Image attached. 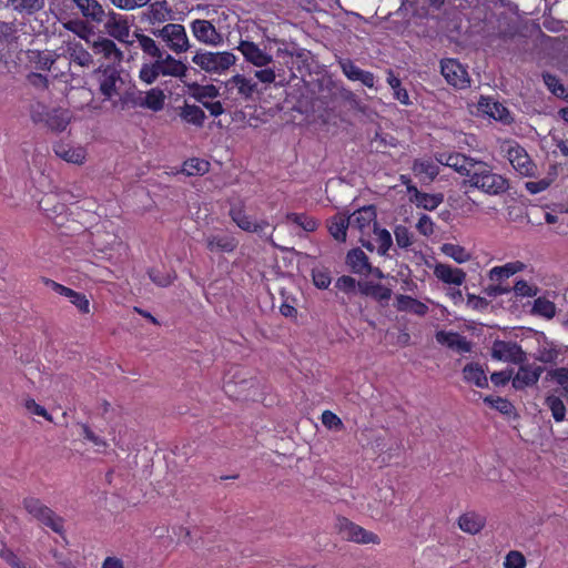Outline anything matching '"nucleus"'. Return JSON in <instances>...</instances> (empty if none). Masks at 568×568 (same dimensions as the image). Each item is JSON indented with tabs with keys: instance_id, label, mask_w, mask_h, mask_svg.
Listing matches in <instances>:
<instances>
[{
	"instance_id": "56",
	"label": "nucleus",
	"mask_w": 568,
	"mask_h": 568,
	"mask_svg": "<svg viewBox=\"0 0 568 568\" xmlns=\"http://www.w3.org/2000/svg\"><path fill=\"white\" fill-rule=\"evenodd\" d=\"M150 280L161 287H166L173 283L175 275L170 272H161L160 270L152 268L149 271Z\"/></svg>"
},
{
	"instance_id": "23",
	"label": "nucleus",
	"mask_w": 568,
	"mask_h": 568,
	"mask_svg": "<svg viewBox=\"0 0 568 568\" xmlns=\"http://www.w3.org/2000/svg\"><path fill=\"white\" fill-rule=\"evenodd\" d=\"M434 275L445 284L460 286L466 281V273L458 267L445 263L434 265Z\"/></svg>"
},
{
	"instance_id": "49",
	"label": "nucleus",
	"mask_w": 568,
	"mask_h": 568,
	"mask_svg": "<svg viewBox=\"0 0 568 568\" xmlns=\"http://www.w3.org/2000/svg\"><path fill=\"white\" fill-rule=\"evenodd\" d=\"M532 313L546 318H552L556 314V305L545 297H538L534 302Z\"/></svg>"
},
{
	"instance_id": "6",
	"label": "nucleus",
	"mask_w": 568,
	"mask_h": 568,
	"mask_svg": "<svg viewBox=\"0 0 568 568\" xmlns=\"http://www.w3.org/2000/svg\"><path fill=\"white\" fill-rule=\"evenodd\" d=\"M519 365L515 376H513V371L499 372V386L507 384L510 379L513 387L516 389H524L537 384L544 368L541 366L524 365V363Z\"/></svg>"
},
{
	"instance_id": "55",
	"label": "nucleus",
	"mask_w": 568,
	"mask_h": 568,
	"mask_svg": "<svg viewBox=\"0 0 568 568\" xmlns=\"http://www.w3.org/2000/svg\"><path fill=\"white\" fill-rule=\"evenodd\" d=\"M376 234V241L378 243V253L381 255H385L392 246L393 240L390 233L385 229L376 227V231H373Z\"/></svg>"
},
{
	"instance_id": "47",
	"label": "nucleus",
	"mask_w": 568,
	"mask_h": 568,
	"mask_svg": "<svg viewBox=\"0 0 568 568\" xmlns=\"http://www.w3.org/2000/svg\"><path fill=\"white\" fill-rule=\"evenodd\" d=\"M159 77H161V74L155 60L143 63L139 70V79L146 85L153 84Z\"/></svg>"
},
{
	"instance_id": "29",
	"label": "nucleus",
	"mask_w": 568,
	"mask_h": 568,
	"mask_svg": "<svg viewBox=\"0 0 568 568\" xmlns=\"http://www.w3.org/2000/svg\"><path fill=\"white\" fill-rule=\"evenodd\" d=\"M82 16L93 22L100 23L104 20L105 12L97 0H72Z\"/></svg>"
},
{
	"instance_id": "25",
	"label": "nucleus",
	"mask_w": 568,
	"mask_h": 568,
	"mask_svg": "<svg viewBox=\"0 0 568 568\" xmlns=\"http://www.w3.org/2000/svg\"><path fill=\"white\" fill-rule=\"evenodd\" d=\"M499 361L523 364L526 361V353L517 342L505 336L504 339H499Z\"/></svg>"
},
{
	"instance_id": "50",
	"label": "nucleus",
	"mask_w": 568,
	"mask_h": 568,
	"mask_svg": "<svg viewBox=\"0 0 568 568\" xmlns=\"http://www.w3.org/2000/svg\"><path fill=\"white\" fill-rule=\"evenodd\" d=\"M220 94L219 89L213 84H206V85H195L193 91L194 99L200 102L201 104L206 101H212L213 99H216Z\"/></svg>"
},
{
	"instance_id": "24",
	"label": "nucleus",
	"mask_w": 568,
	"mask_h": 568,
	"mask_svg": "<svg viewBox=\"0 0 568 568\" xmlns=\"http://www.w3.org/2000/svg\"><path fill=\"white\" fill-rule=\"evenodd\" d=\"M437 161L466 175H470L477 164L474 163L469 158L459 153H439Z\"/></svg>"
},
{
	"instance_id": "42",
	"label": "nucleus",
	"mask_w": 568,
	"mask_h": 568,
	"mask_svg": "<svg viewBox=\"0 0 568 568\" xmlns=\"http://www.w3.org/2000/svg\"><path fill=\"white\" fill-rule=\"evenodd\" d=\"M413 172L416 176H424L429 181L438 175V165L429 160H416L413 164Z\"/></svg>"
},
{
	"instance_id": "30",
	"label": "nucleus",
	"mask_w": 568,
	"mask_h": 568,
	"mask_svg": "<svg viewBox=\"0 0 568 568\" xmlns=\"http://www.w3.org/2000/svg\"><path fill=\"white\" fill-rule=\"evenodd\" d=\"M410 200L418 206L428 211H433L443 202V195L422 193L416 186H408Z\"/></svg>"
},
{
	"instance_id": "35",
	"label": "nucleus",
	"mask_w": 568,
	"mask_h": 568,
	"mask_svg": "<svg viewBox=\"0 0 568 568\" xmlns=\"http://www.w3.org/2000/svg\"><path fill=\"white\" fill-rule=\"evenodd\" d=\"M458 526L464 532L475 535L484 528L485 517L473 511L465 513L459 517Z\"/></svg>"
},
{
	"instance_id": "37",
	"label": "nucleus",
	"mask_w": 568,
	"mask_h": 568,
	"mask_svg": "<svg viewBox=\"0 0 568 568\" xmlns=\"http://www.w3.org/2000/svg\"><path fill=\"white\" fill-rule=\"evenodd\" d=\"M464 379L467 383H471L477 387L487 386V376L483 367L476 363L467 364L463 369Z\"/></svg>"
},
{
	"instance_id": "11",
	"label": "nucleus",
	"mask_w": 568,
	"mask_h": 568,
	"mask_svg": "<svg viewBox=\"0 0 568 568\" xmlns=\"http://www.w3.org/2000/svg\"><path fill=\"white\" fill-rule=\"evenodd\" d=\"M173 10L166 0L151 1L149 7L140 13V20L153 28L174 19Z\"/></svg>"
},
{
	"instance_id": "8",
	"label": "nucleus",
	"mask_w": 568,
	"mask_h": 568,
	"mask_svg": "<svg viewBox=\"0 0 568 568\" xmlns=\"http://www.w3.org/2000/svg\"><path fill=\"white\" fill-rule=\"evenodd\" d=\"M236 49L244 60L255 68L267 67L274 62L273 54L267 51L266 45L261 47L252 40L241 39Z\"/></svg>"
},
{
	"instance_id": "17",
	"label": "nucleus",
	"mask_w": 568,
	"mask_h": 568,
	"mask_svg": "<svg viewBox=\"0 0 568 568\" xmlns=\"http://www.w3.org/2000/svg\"><path fill=\"white\" fill-rule=\"evenodd\" d=\"M469 176L473 186L487 194H497L496 175L488 171L485 164L477 163Z\"/></svg>"
},
{
	"instance_id": "1",
	"label": "nucleus",
	"mask_w": 568,
	"mask_h": 568,
	"mask_svg": "<svg viewBox=\"0 0 568 568\" xmlns=\"http://www.w3.org/2000/svg\"><path fill=\"white\" fill-rule=\"evenodd\" d=\"M237 57L231 51L199 50L192 57V62L202 71L222 75L236 64Z\"/></svg>"
},
{
	"instance_id": "63",
	"label": "nucleus",
	"mask_w": 568,
	"mask_h": 568,
	"mask_svg": "<svg viewBox=\"0 0 568 568\" xmlns=\"http://www.w3.org/2000/svg\"><path fill=\"white\" fill-rule=\"evenodd\" d=\"M548 377L556 381L568 394V368L560 367L548 372Z\"/></svg>"
},
{
	"instance_id": "60",
	"label": "nucleus",
	"mask_w": 568,
	"mask_h": 568,
	"mask_svg": "<svg viewBox=\"0 0 568 568\" xmlns=\"http://www.w3.org/2000/svg\"><path fill=\"white\" fill-rule=\"evenodd\" d=\"M504 567L505 568H525L526 567V558L520 551L511 550L505 557Z\"/></svg>"
},
{
	"instance_id": "9",
	"label": "nucleus",
	"mask_w": 568,
	"mask_h": 568,
	"mask_svg": "<svg viewBox=\"0 0 568 568\" xmlns=\"http://www.w3.org/2000/svg\"><path fill=\"white\" fill-rule=\"evenodd\" d=\"M193 37L205 45L220 47L224 43V37L211 20L196 19L190 24Z\"/></svg>"
},
{
	"instance_id": "32",
	"label": "nucleus",
	"mask_w": 568,
	"mask_h": 568,
	"mask_svg": "<svg viewBox=\"0 0 568 568\" xmlns=\"http://www.w3.org/2000/svg\"><path fill=\"white\" fill-rule=\"evenodd\" d=\"M28 61L39 70H50L58 59V54L51 51L29 50L27 52Z\"/></svg>"
},
{
	"instance_id": "45",
	"label": "nucleus",
	"mask_w": 568,
	"mask_h": 568,
	"mask_svg": "<svg viewBox=\"0 0 568 568\" xmlns=\"http://www.w3.org/2000/svg\"><path fill=\"white\" fill-rule=\"evenodd\" d=\"M387 83L393 89V94L396 100L404 105H408L410 103L407 90L402 88L400 80L392 70L387 71Z\"/></svg>"
},
{
	"instance_id": "44",
	"label": "nucleus",
	"mask_w": 568,
	"mask_h": 568,
	"mask_svg": "<svg viewBox=\"0 0 568 568\" xmlns=\"http://www.w3.org/2000/svg\"><path fill=\"white\" fill-rule=\"evenodd\" d=\"M361 292L377 301H388L392 296V291L378 283H365L364 285H361Z\"/></svg>"
},
{
	"instance_id": "52",
	"label": "nucleus",
	"mask_w": 568,
	"mask_h": 568,
	"mask_svg": "<svg viewBox=\"0 0 568 568\" xmlns=\"http://www.w3.org/2000/svg\"><path fill=\"white\" fill-rule=\"evenodd\" d=\"M546 406L550 409L556 422H562L565 419L566 406L559 397L555 395L548 396L546 398Z\"/></svg>"
},
{
	"instance_id": "22",
	"label": "nucleus",
	"mask_w": 568,
	"mask_h": 568,
	"mask_svg": "<svg viewBox=\"0 0 568 568\" xmlns=\"http://www.w3.org/2000/svg\"><path fill=\"white\" fill-rule=\"evenodd\" d=\"M165 94L160 88H152L146 92L138 93V100L133 101V106L145 108L159 112L164 108Z\"/></svg>"
},
{
	"instance_id": "26",
	"label": "nucleus",
	"mask_w": 568,
	"mask_h": 568,
	"mask_svg": "<svg viewBox=\"0 0 568 568\" xmlns=\"http://www.w3.org/2000/svg\"><path fill=\"white\" fill-rule=\"evenodd\" d=\"M57 156L72 164H82L87 159V151L82 146H72L68 143H58L54 146Z\"/></svg>"
},
{
	"instance_id": "64",
	"label": "nucleus",
	"mask_w": 568,
	"mask_h": 568,
	"mask_svg": "<svg viewBox=\"0 0 568 568\" xmlns=\"http://www.w3.org/2000/svg\"><path fill=\"white\" fill-rule=\"evenodd\" d=\"M0 557H2L12 568H31L21 561L13 551L6 547L0 549Z\"/></svg>"
},
{
	"instance_id": "28",
	"label": "nucleus",
	"mask_w": 568,
	"mask_h": 568,
	"mask_svg": "<svg viewBox=\"0 0 568 568\" xmlns=\"http://www.w3.org/2000/svg\"><path fill=\"white\" fill-rule=\"evenodd\" d=\"M92 50L95 54H101L108 60L121 61L123 58V52L108 38H99L93 41Z\"/></svg>"
},
{
	"instance_id": "18",
	"label": "nucleus",
	"mask_w": 568,
	"mask_h": 568,
	"mask_svg": "<svg viewBox=\"0 0 568 568\" xmlns=\"http://www.w3.org/2000/svg\"><path fill=\"white\" fill-rule=\"evenodd\" d=\"M45 285L53 290L57 294L67 297L69 302L73 304L82 314L90 313V301L84 294L73 291L52 280H45Z\"/></svg>"
},
{
	"instance_id": "27",
	"label": "nucleus",
	"mask_w": 568,
	"mask_h": 568,
	"mask_svg": "<svg viewBox=\"0 0 568 568\" xmlns=\"http://www.w3.org/2000/svg\"><path fill=\"white\" fill-rule=\"evenodd\" d=\"M560 355V349L552 342L548 341L545 336L538 339V347L534 353L536 361L544 364H556Z\"/></svg>"
},
{
	"instance_id": "62",
	"label": "nucleus",
	"mask_w": 568,
	"mask_h": 568,
	"mask_svg": "<svg viewBox=\"0 0 568 568\" xmlns=\"http://www.w3.org/2000/svg\"><path fill=\"white\" fill-rule=\"evenodd\" d=\"M542 79H544V83L546 84V87L556 97H562L565 94L566 90L557 77H555L550 73H544Z\"/></svg>"
},
{
	"instance_id": "10",
	"label": "nucleus",
	"mask_w": 568,
	"mask_h": 568,
	"mask_svg": "<svg viewBox=\"0 0 568 568\" xmlns=\"http://www.w3.org/2000/svg\"><path fill=\"white\" fill-rule=\"evenodd\" d=\"M337 530L341 537L356 544H379V537L346 518H339Z\"/></svg>"
},
{
	"instance_id": "53",
	"label": "nucleus",
	"mask_w": 568,
	"mask_h": 568,
	"mask_svg": "<svg viewBox=\"0 0 568 568\" xmlns=\"http://www.w3.org/2000/svg\"><path fill=\"white\" fill-rule=\"evenodd\" d=\"M197 9H202V10H205V14L207 17H211L212 13L215 14V17H212L210 20L213 21V23L217 27V29H222L223 28V23L226 22L229 20V18L232 16L231 11L230 10H226V9H222V10H219V9H210V7H197Z\"/></svg>"
},
{
	"instance_id": "39",
	"label": "nucleus",
	"mask_w": 568,
	"mask_h": 568,
	"mask_svg": "<svg viewBox=\"0 0 568 568\" xmlns=\"http://www.w3.org/2000/svg\"><path fill=\"white\" fill-rule=\"evenodd\" d=\"M92 244L97 251L106 252L120 244L119 237L110 232L97 231L93 234Z\"/></svg>"
},
{
	"instance_id": "57",
	"label": "nucleus",
	"mask_w": 568,
	"mask_h": 568,
	"mask_svg": "<svg viewBox=\"0 0 568 568\" xmlns=\"http://www.w3.org/2000/svg\"><path fill=\"white\" fill-rule=\"evenodd\" d=\"M497 109V102L491 98L481 95L477 102V112L488 118L495 119V110Z\"/></svg>"
},
{
	"instance_id": "59",
	"label": "nucleus",
	"mask_w": 568,
	"mask_h": 568,
	"mask_svg": "<svg viewBox=\"0 0 568 568\" xmlns=\"http://www.w3.org/2000/svg\"><path fill=\"white\" fill-rule=\"evenodd\" d=\"M276 77H277V74H276L275 69L270 65L258 68V70H256L254 72V79L263 84L274 83L276 80Z\"/></svg>"
},
{
	"instance_id": "48",
	"label": "nucleus",
	"mask_w": 568,
	"mask_h": 568,
	"mask_svg": "<svg viewBox=\"0 0 568 568\" xmlns=\"http://www.w3.org/2000/svg\"><path fill=\"white\" fill-rule=\"evenodd\" d=\"M12 8L20 12L32 14L40 11L44 6V0H9Z\"/></svg>"
},
{
	"instance_id": "12",
	"label": "nucleus",
	"mask_w": 568,
	"mask_h": 568,
	"mask_svg": "<svg viewBox=\"0 0 568 568\" xmlns=\"http://www.w3.org/2000/svg\"><path fill=\"white\" fill-rule=\"evenodd\" d=\"M440 72L446 82L456 89H465L470 84L467 70L456 59H443L440 61Z\"/></svg>"
},
{
	"instance_id": "43",
	"label": "nucleus",
	"mask_w": 568,
	"mask_h": 568,
	"mask_svg": "<svg viewBox=\"0 0 568 568\" xmlns=\"http://www.w3.org/2000/svg\"><path fill=\"white\" fill-rule=\"evenodd\" d=\"M524 268L525 264L520 261L510 262L505 264L504 266H499V295L508 294L511 291L510 287L501 285V280L508 278L515 275L516 273L523 271Z\"/></svg>"
},
{
	"instance_id": "61",
	"label": "nucleus",
	"mask_w": 568,
	"mask_h": 568,
	"mask_svg": "<svg viewBox=\"0 0 568 568\" xmlns=\"http://www.w3.org/2000/svg\"><path fill=\"white\" fill-rule=\"evenodd\" d=\"M396 244L402 248H407L412 245V233L404 225H397L394 230Z\"/></svg>"
},
{
	"instance_id": "13",
	"label": "nucleus",
	"mask_w": 568,
	"mask_h": 568,
	"mask_svg": "<svg viewBox=\"0 0 568 568\" xmlns=\"http://www.w3.org/2000/svg\"><path fill=\"white\" fill-rule=\"evenodd\" d=\"M104 19V29L111 38L123 43H131V22L129 17L114 11H109L105 13Z\"/></svg>"
},
{
	"instance_id": "2",
	"label": "nucleus",
	"mask_w": 568,
	"mask_h": 568,
	"mask_svg": "<svg viewBox=\"0 0 568 568\" xmlns=\"http://www.w3.org/2000/svg\"><path fill=\"white\" fill-rule=\"evenodd\" d=\"M93 77L104 101H113V99L120 98L126 87L121 71L111 65L99 68L94 71Z\"/></svg>"
},
{
	"instance_id": "3",
	"label": "nucleus",
	"mask_w": 568,
	"mask_h": 568,
	"mask_svg": "<svg viewBox=\"0 0 568 568\" xmlns=\"http://www.w3.org/2000/svg\"><path fill=\"white\" fill-rule=\"evenodd\" d=\"M150 32L161 39L175 54L184 53L191 48L186 30L180 23H166L162 28H151Z\"/></svg>"
},
{
	"instance_id": "54",
	"label": "nucleus",
	"mask_w": 568,
	"mask_h": 568,
	"mask_svg": "<svg viewBox=\"0 0 568 568\" xmlns=\"http://www.w3.org/2000/svg\"><path fill=\"white\" fill-rule=\"evenodd\" d=\"M554 171H556L555 168H554ZM555 176H556V172H554L552 174H549V176L541 179L539 181L526 182L525 186L530 194H537V193H540V192L545 191L546 189H548L550 186V184L554 182Z\"/></svg>"
},
{
	"instance_id": "40",
	"label": "nucleus",
	"mask_w": 568,
	"mask_h": 568,
	"mask_svg": "<svg viewBox=\"0 0 568 568\" xmlns=\"http://www.w3.org/2000/svg\"><path fill=\"white\" fill-rule=\"evenodd\" d=\"M134 37L144 54L158 60L164 53L153 38L140 32H134Z\"/></svg>"
},
{
	"instance_id": "21",
	"label": "nucleus",
	"mask_w": 568,
	"mask_h": 568,
	"mask_svg": "<svg viewBox=\"0 0 568 568\" xmlns=\"http://www.w3.org/2000/svg\"><path fill=\"white\" fill-rule=\"evenodd\" d=\"M225 88L229 91L236 90L239 95L248 100L257 92V82L253 78L237 73L225 81Z\"/></svg>"
},
{
	"instance_id": "4",
	"label": "nucleus",
	"mask_w": 568,
	"mask_h": 568,
	"mask_svg": "<svg viewBox=\"0 0 568 568\" xmlns=\"http://www.w3.org/2000/svg\"><path fill=\"white\" fill-rule=\"evenodd\" d=\"M31 119L34 123L44 122L53 132H62L70 124L72 114L69 110L61 108L48 111L44 105L38 103L31 109Z\"/></svg>"
},
{
	"instance_id": "46",
	"label": "nucleus",
	"mask_w": 568,
	"mask_h": 568,
	"mask_svg": "<svg viewBox=\"0 0 568 568\" xmlns=\"http://www.w3.org/2000/svg\"><path fill=\"white\" fill-rule=\"evenodd\" d=\"M71 62L80 67H90L93 63L91 53L85 50L80 43H75L69 48Z\"/></svg>"
},
{
	"instance_id": "16",
	"label": "nucleus",
	"mask_w": 568,
	"mask_h": 568,
	"mask_svg": "<svg viewBox=\"0 0 568 568\" xmlns=\"http://www.w3.org/2000/svg\"><path fill=\"white\" fill-rule=\"evenodd\" d=\"M232 221L243 231L250 233L262 234L270 226L266 220L255 221L252 216L247 215L244 209L240 205L232 206L230 210Z\"/></svg>"
},
{
	"instance_id": "15",
	"label": "nucleus",
	"mask_w": 568,
	"mask_h": 568,
	"mask_svg": "<svg viewBox=\"0 0 568 568\" xmlns=\"http://www.w3.org/2000/svg\"><path fill=\"white\" fill-rule=\"evenodd\" d=\"M499 6L507 8L508 16H499V37H514L520 33L523 24L521 16L518 13L517 6L514 3H505L504 0H499Z\"/></svg>"
},
{
	"instance_id": "36",
	"label": "nucleus",
	"mask_w": 568,
	"mask_h": 568,
	"mask_svg": "<svg viewBox=\"0 0 568 568\" xmlns=\"http://www.w3.org/2000/svg\"><path fill=\"white\" fill-rule=\"evenodd\" d=\"M205 241L211 252H232L236 247V241L226 235H209Z\"/></svg>"
},
{
	"instance_id": "41",
	"label": "nucleus",
	"mask_w": 568,
	"mask_h": 568,
	"mask_svg": "<svg viewBox=\"0 0 568 568\" xmlns=\"http://www.w3.org/2000/svg\"><path fill=\"white\" fill-rule=\"evenodd\" d=\"M180 116L195 126H202L205 120V113L200 106L187 103L181 108Z\"/></svg>"
},
{
	"instance_id": "7",
	"label": "nucleus",
	"mask_w": 568,
	"mask_h": 568,
	"mask_svg": "<svg viewBox=\"0 0 568 568\" xmlns=\"http://www.w3.org/2000/svg\"><path fill=\"white\" fill-rule=\"evenodd\" d=\"M23 507L34 519L50 527L54 532L62 534L63 521L50 508L43 505L39 499L28 497L23 500Z\"/></svg>"
},
{
	"instance_id": "20",
	"label": "nucleus",
	"mask_w": 568,
	"mask_h": 568,
	"mask_svg": "<svg viewBox=\"0 0 568 568\" xmlns=\"http://www.w3.org/2000/svg\"><path fill=\"white\" fill-rule=\"evenodd\" d=\"M435 337L438 344L446 346L458 354H466L471 352V343L458 333L450 331H438Z\"/></svg>"
},
{
	"instance_id": "38",
	"label": "nucleus",
	"mask_w": 568,
	"mask_h": 568,
	"mask_svg": "<svg viewBox=\"0 0 568 568\" xmlns=\"http://www.w3.org/2000/svg\"><path fill=\"white\" fill-rule=\"evenodd\" d=\"M439 250L445 256L454 260L458 264H464L471 260V253L459 244L444 243Z\"/></svg>"
},
{
	"instance_id": "33",
	"label": "nucleus",
	"mask_w": 568,
	"mask_h": 568,
	"mask_svg": "<svg viewBox=\"0 0 568 568\" xmlns=\"http://www.w3.org/2000/svg\"><path fill=\"white\" fill-rule=\"evenodd\" d=\"M347 230H351V226L346 214L338 213L328 221V232L338 242L346 241Z\"/></svg>"
},
{
	"instance_id": "58",
	"label": "nucleus",
	"mask_w": 568,
	"mask_h": 568,
	"mask_svg": "<svg viewBox=\"0 0 568 568\" xmlns=\"http://www.w3.org/2000/svg\"><path fill=\"white\" fill-rule=\"evenodd\" d=\"M59 20L62 22V26L65 30L75 33L77 36H79L82 39L85 38V33L88 31V26L84 21H82L80 19L65 20V21H62L61 19H59Z\"/></svg>"
},
{
	"instance_id": "34",
	"label": "nucleus",
	"mask_w": 568,
	"mask_h": 568,
	"mask_svg": "<svg viewBox=\"0 0 568 568\" xmlns=\"http://www.w3.org/2000/svg\"><path fill=\"white\" fill-rule=\"evenodd\" d=\"M396 308L400 312H409L418 316H424L428 312L426 304L408 295H398L396 297Z\"/></svg>"
},
{
	"instance_id": "31",
	"label": "nucleus",
	"mask_w": 568,
	"mask_h": 568,
	"mask_svg": "<svg viewBox=\"0 0 568 568\" xmlns=\"http://www.w3.org/2000/svg\"><path fill=\"white\" fill-rule=\"evenodd\" d=\"M346 263L356 274L364 275L371 272L368 257L361 248L351 250L347 253Z\"/></svg>"
},
{
	"instance_id": "51",
	"label": "nucleus",
	"mask_w": 568,
	"mask_h": 568,
	"mask_svg": "<svg viewBox=\"0 0 568 568\" xmlns=\"http://www.w3.org/2000/svg\"><path fill=\"white\" fill-rule=\"evenodd\" d=\"M286 220L295 223L296 225H298L306 232H314L318 226V223L316 220H314L313 217L307 216L305 214L288 213L286 215Z\"/></svg>"
},
{
	"instance_id": "19",
	"label": "nucleus",
	"mask_w": 568,
	"mask_h": 568,
	"mask_svg": "<svg viewBox=\"0 0 568 568\" xmlns=\"http://www.w3.org/2000/svg\"><path fill=\"white\" fill-rule=\"evenodd\" d=\"M161 77H172L183 79L186 77L189 68L181 60L172 54L164 52L161 58L155 60Z\"/></svg>"
},
{
	"instance_id": "5",
	"label": "nucleus",
	"mask_w": 568,
	"mask_h": 568,
	"mask_svg": "<svg viewBox=\"0 0 568 568\" xmlns=\"http://www.w3.org/2000/svg\"><path fill=\"white\" fill-rule=\"evenodd\" d=\"M499 150L506 153V156L513 168L524 176H532L536 172V165L529 158L526 150L516 142L505 141L499 145Z\"/></svg>"
},
{
	"instance_id": "14",
	"label": "nucleus",
	"mask_w": 568,
	"mask_h": 568,
	"mask_svg": "<svg viewBox=\"0 0 568 568\" xmlns=\"http://www.w3.org/2000/svg\"><path fill=\"white\" fill-rule=\"evenodd\" d=\"M347 217L349 219L351 231L356 230L362 236L376 231V212L373 206H364L347 215Z\"/></svg>"
}]
</instances>
